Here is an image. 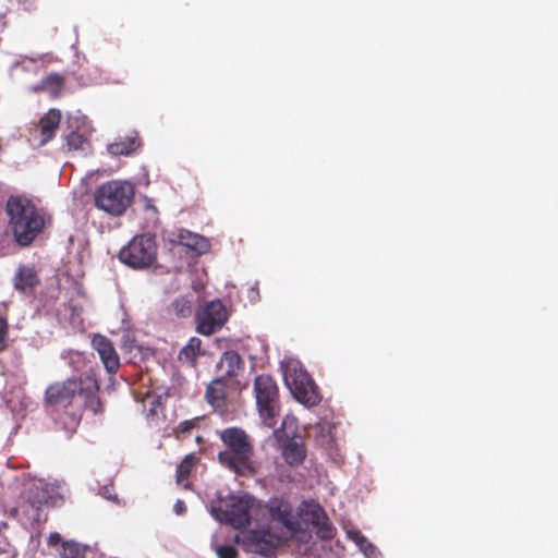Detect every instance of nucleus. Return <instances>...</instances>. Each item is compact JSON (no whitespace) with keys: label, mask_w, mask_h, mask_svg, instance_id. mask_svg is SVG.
I'll list each match as a JSON object with an SVG mask.
<instances>
[{"label":"nucleus","mask_w":558,"mask_h":558,"mask_svg":"<svg viewBox=\"0 0 558 558\" xmlns=\"http://www.w3.org/2000/svg\"><path fill=\"white\" fill-rule=\"evenodd\" d=\"M142 145L137 132L124 138H120L107 146L108 153L112 156H129L135 153Z\"/></svg>","instance_id":"obj_18"},{"label":"nucleus","mask_w":558,"mask_h":558,"mask_svg":"<svg viewBox=\"0 0 558 558\" xmlns=\"http://www.w3.org/2000/svg\"><path fill=\"white\" fill-rule=\"evenodd\" d=\"M93 348L98 352L105 368L109 374H116L120 367L119 355L112 342L105 336L97 335L93 338Z\"/></svg>","instance_id":"obj_12"},{"label":"nucleus","mask_w":558,"mask_h":558,"mask_svg":"<svg viewBox=\"0 0 558 558\" xmlns=\"http://www.w3.org/2000/svg\"><path fill=\"white\" fill-rule=\"evenodd\" d=\"M197 425V418L181 422L175 428L177 434L186 435Z\"/></svg>","instance_id":"obj_30"},{"label":"nucleus","mask_w":558,"mask_h":558,"mask_svg":"<svg viewBox=\"0 0 558 558\" xmlns=\"http://www.w3.org/2000/svg\"><path fill=\"white\" fill-rule=\"evenodd\" d=\"M215 550L218 558H238L239 556L236 548L232 545L217 546Z\"/></svg>","instance_id":"obj_29"},{"label":"nucleus","mask_w":558,"mask_h":558,"mask_svg":"<svg viewBox=\"0 0 558 558\" xmlns=\"http://www.w3.org/2000/svg\"><path fill=\"white\" fill-rule=\"evenodd\" d=\"M61 121V112L58 109H50L40 120V144H47L54 136Z\"/></svg>","instance_id":"obj_17"},{"label":"nucleus","mask_w":558,"mask_h":558,"mask_svg":"<svg viewBox=\"0 0 558 558\" xmlns=\"http://www.w3.org/2000/svg\"><path fill=\"white\" fill-rule=\"evenodd\" d=\"M207 402L220 413H223L227 408V381L225 378H216L210 381L206 389Z\"/></svg>","instance_id":"obj_14"},{"label":"nucleus","mask_w":558,"mask_h":558,"mask_svg":"<svg viewBox=\"0 0 558 558\" xmlns=\"http://www.w3.org/2000/svg\"><path fill=\"white\" fill-rule=\"evenodd\" d=\"M8 529L7 522L0 523V546H4V542H9L8 537L4 535L3 531Z\"/></svg>","instance_id":"obj_35"},{"label":"nucleus","mask_w":558,"mask_h":558,"mask_svg":"<svg viewBox=\"0 0 558 558\" xmlns=\"http://www.w3.org/2000/svg\"><path fill=\"white\" fill-rule=\"evenodd\" d=\"M86 142L87 138L78 132H71L66 136V145L71 150L84 149Z\"/></svg>","instance_id":"obj_26"},{"label":"nucleus","mask_w":558,"mask_h":558,"mask_svg":"<svg viewBox=\"0 0 558 558\" xmlns=\"http://www.w3.org/2000/svg\"><path fill=\"white\" fill-rule=\"evenodd\" d=\"M252 501L247 496H230L219 507H213L211 514L218 521L241 530L251 522Z\"/></svg>","instance_id":"obj_7"},{"label":"nucleus","mask_w":558,"mask_h":558,"mask_svg":"<svg viewBox=\"0 0 558 558\" xmlns=\"http://www.w3.org/2000/svg\"><path fill=\"white\" fill-rule=\"evenodd\" d=\"M173 311L181 317H187L192 313L191 304L184 298L177 299L172 302Z\"/></svg>","instance_id":"obj_27"},{"label":"nucleus","mask_w":558,"mask_h":558,"mask_svg":"<svg viewBox=\"0 0 558 558\" xmlns=\"http://www.w3.org/2000/svg\"><path fill=\"white\" fill-rule=\"evenodd\" d=\"M222 362H227L230 366V369L228 371L229 374L233 373V368L240 367L241 364V357L236 352L229 351L225 352L222 355Z\"/></svg>","instance_id":"obj_28"},{"label":"nucleus","mask_w":558,"mask_h":558,"mask_svg":"<svg viewBox=\"0 0 558 558\" xmlns=\"http://www.w3.org/2000/svg\"><path fill=\"white\" fill-rule=\"evenodd\" d=\"M318 510H324L320 506L316 505L311 511H310V515H311V521L312 523L314 524L316 522V520H319V513H318Z\"/></svg>","instance_id":"obj_36"},{"label":"nucleus","mask_w":558,"mask_h":558,"mask_svg":"<svg viewBox=\"0 0 558 558\" xmlns=\"http://www.w3.org/2000/svg\"><path fill=\"white\" fill-rule=\"evenodd\" d=\"M16 550L10 542H4V546H0V558H15Z\"/></svg>","instance_id":"obj_31"},{"label":"nucleus","mask_w":558,"mask_h":558,"mask_svg":"<svg viewBox=\"0 0 558 558\" xmlns=\"http://www.w3.org/2000/svg\"><path fill=\"white\" fill-rule=\"evenodd\" d=\"M356 543L360 545L361 549L367 555L368 553H373L375 547L372 543H369L363 535L357 533Z\"/></svg>","instance_id":"obj_32"},{"label":"nucleus","mask_w":558,"mask_h":558,"mask_svg":"<svg viewBox=\"0 0 558 558\" xmlns=\"http://www.w3.org/2000/svg\"><path fill=\"white\" fill-rule=\"evenodd\" d=\"M24 505L23 507H29L31 511L25 510V512L38 520L41 506L50 504L52 499V495L48 485L43 481H34L29 482L24 490Z\"/></svg>","instance_id":"obj_11"},{"label":"nucleus","mask_w":558,"mask_h":558,"mask_svg":"<svg viewBox=\"0 0 558 558\" xmlns=\"http://www.w3.org/2000/svg\"><path fill=\"white\" fill-rule=\"evenodd\" d=\"M177 238L180 245L186 246L199 255L207 253L210 248V243L205 236L189 230H180Z\"/></svg>","instance_id":"obj_19"},{"label":"nucleus","mask_w":558,"mask_h":558,"mask_svg":"<svg viewBox=\"0 0 558 558\" xmlns=\"http://www.w3.org/2000/svg\"><path fill=\"white\" fill-rule=\"evenodd\" d=\"M287 385L290 388L293 397L301 403L313 407L320 401L317 387L314 381L305 373L289 375Z\"/></svg>","instance_id":"obj_10"},{"label":"nucleus","mask_w":558,"mask_h":558,"mask_svg":"<svg viewBox=\"0 0 558 558\" xmlns=\"http://www.w3.org/2000/svg\"><path fill=\"white\" fill-rule=\"evenodd\" d=\"M20 2H26V0H20Z\"/></svg>","instance_id":"obj_38"},{"label":"nucleus","mask_w":558,"mask_h":558,"mask_svg":"<svg viewBox=\"0 0 558 558\" xmlns=\"http://www.w3.org/2000/svg\"><path fill=\"white\" fill-rule=\"evenodd\" d=\"M204 354L205 351L202 349V340L197 337H192L181 349L178 357L183 366L196 368L197 359Z\"/></svg>","instance_id":"obj_16"},{"label":"nucleus","mask_w":558,"mask_h":558,"mask_svg":"<svg viewBox=\"0 0 558 558\" xmlns=\"http://www.w3.org/2000/svg\"><path fill=\"white\" fill-rule=\"evenodd\" d=\"M64 85V77L58 73H50L40 81L38 90H44L52 96H58Z\"/></svg>","instance_id":"obj_23"},{"label":"nucleus","mask_w":558,"mask_h":558,"mask_svg":"<svg viewBox=\"0 0 558 558\" xmlns=\"http://www.w3.org/2000/svg\"><path fill=\"white\" fill-rule=\"evenodd\" d=\"M281 456L288 465L299 466L306 458V448L302 441L288 438L281 445Z\"/></svg>","instance_id":"obj_15"},{"label":"nucleus","mask_w":558,"mask_h":558,"mask_svg":"<svg viewBox=\"0 0 558 558\" xmlns=\"http://www.w3.org/2000/svg\"><path fill=\"white\" fill-rule=\"evenodd\" d=\"M318 434L315 436L316 442L323 447L326 450H331L335 447L336 439H335V427L329 424H319L316 427Z\"/></svg>","instance_id":"obj_22"},{"label":"nucleus","mask_w":558,"mask_h":558,"mask_svg":"<svg viewBox=\"0 0 558 558\" xmlns=\"http://www.w3.org/2000/svg\"><path fill=\"white\" fill-rule=\"evenodd\" d=\"M83 553L84 550L78 543L74 541H68L63 542L60 556L61 558H80Z\"/></svg>","instance_id":"obj_25"},{"label":"nucleus","mask_w":558,"mask_h":558,"mask_svg":"<svg viewBox=\"0 0 558 558\" xmlns=\"http://www.w3.org/2000/svg\"><path fill=\"white\" fill-rule=\"evenodd\" d=\"M319 520L313 524L317 529V535L323 539H331L335 535V527L324 510H318Z\"/></svg>","instance_id":"obj_24"},{"label":"nucleus","mask_w":558,"mask_h":558,"mask_svg":"<svg viewBox=\"0 0 558 558\" xmlns=\"http://www.w3.org/2000/svg\"><path fill=\"white\" fill-rule=\"evenodd\" d=\"M198 458L194 453L187 454L177 468L175 480L177 484L183 488H190L189 476L195 468Z\"/></svg>","instance_id":"obj_20"},{"label":"nucleus","mask_w":558,"mask_h":558,"mask_svg":"<svg viewBox=\"0 0 558 558\" xmlns=\"http://www.w3.org/2000/svg\"><path fill=\"white\" fill-rule=\"evenodd\" d=\"M54 538L59 539L60 538L59 534L51 535L50 539L53 541Z\"/></svg>","instance_id":"obj_37"},{"label":"nucleus","mask_w":558,"mask_h":558,"mask_svg":"<svg viewBox=\"0 0 558 558\" xmlns=\"http://www.w3.org/2000/svg\"><path fill=\"white\" fill-rule=\"evenodd\" d=\"M40 279L37 270L33 266L20 265L14 277L13 286L15 290L22 293H33L35 288L39 286Z\"/></svg>","instance_id":"obj_13"},{"label":"nucleus","mask_w":558,"mask_h":558,"mask_svg":"<svg viewBox=\"0 0 558 558\" xmlns=\"http://www.w3.org/2000/svg\"><path fill=\"white\" fill-rule=\"evenodd\" d=\"M7 331H8V324H7L5 319L0 317V349L3 347Z\"/></svg>","instance_id":"obj_33"},{"label":"nucleus","mask_w":558,"mask_h":558,"mask_svg":"<svg viewBox=\"0 0 558 558\" xmlns=\"http://www.w3.org/2000/svg\"><path fill=\"white\" fill-rule=\"evenodd\" d=\"M256 405L263 424L269 428L277 425L280 415L279 388L270 375H258L254 380Z\"/></svg>","instance_id":"obj_5"},{"label":"nucleus","mask_w":558,"mask_h":558,"mask_svg":"<svg viewBox=\"0 0 558 558\" xmlns=\"http://www.w3.org/2000/svg\"><path fill=\"white\" fill-rule=\"evenodd\" d=\"M133 198V185L119 180L102 183L94 194L95 206L114 217L124 214L131 206Z\"/></svg>","instance_id":"obj_4"},{"label":"nucleus","mask_w":558,"mask_h":558,"mask_svg":"<svg viewBox=\"0 0 558 558\" xmlns=\"http://www.w3.org/2000/svg\"><path fill=\"white\" fill-rule=\"evenodd\" d=\"M99 384L94 374H85L77 378H69L62 383L50 385L45 393L47 404L70 408L57 417L66 435L73 434L82 420V409L86 408L94 414L104 411L98 396Z\"/></svg>","instance_id":"obj_1"},{"label":"nucleus","mask_w":558,"mask_h":558,"mask_svg":"<svg viewBox=\"0 0 558 558\" xmlns=\"http://www.w3.org/2000/svg\"><path fill=\"white\" fill-rule=\"evenodd\" d=\"M121 263L133 269H146L157 258V245L150 234L134 236L128 245L123 246L118 255Z\"/></svg>","instance_id":"obj_6"},{"label":"nucleus","mask_w":558,"mask_h":558,"mask_svg":"<svg viewBox=\"0 0 558 558\" xmlns=\"http://www.w3.org/2000/svg\"><path fill=\"white\" fill-rule=\"evenodd\" d=\"M227 320V311L221 301L216 300L207 303L196 314L197 332L210 336L219 329Z\"/></svg>","instance_id":"obj_9"},{"label":"nucleus","mask_w":558,"mask_h":558,"mask_svg":"<svg viewBox=\"0 0 558 558\" xmlns=\"http://www.w3.org/2000/svg\"><path fill=\"white\" fill-rule=\"evenodd\" d=\"M272 519L279 521L287 527L292 525V510L287 502L274 501L269 508Z\"/></svg>","instance_id":"obj_21"},{"label":"nucleus","mask_w":558,"mask_h":558,"mask_svg":"<svg viewBox=\"0 0 558 558\" xmlns=\"http://www.w3.org/2000/svg\"><path fill=\"white\" fill-rule=\"evenodd\" d=\"M227 450L218 453V461L241 476H253L256 468L253 462L254 448L247 434L239 427H229L220 433Z\"/></svg>","instance_id":"obj_3"},{"label":"nucleus","mask_w":558,"mask_h":558,"mask_svg":"<svg viewBox=\"0 0 558 558\" xmlns=\"http://www.w3.org/2000/svg\"><path fill=\"white\" fill-rule=\"evenodd\" d=\"M235 543L247 553L270 556L276 545L272 535L267 530H245L235 535Z\"/></svg>","instance_id":"obj_8"},{"label":"nucleus","mask_w":558,"mask_h":558,"mask_svg":"<svg viewBox=\"0 0 558 558\" xmlns=\"http://www.w3.org/2000/svg\"><path fill=\"white\" fill-rule=\"evenodd\" d=\"M186 511V505L183 500H177L174 504V512L179 515L185 513Z\"/></svg>","instance_id":"obj_34"},{"label":"nucleus","mask_w":558,"mask_h":558,"mask_svg":"<svg viewBox=\"0 0 558 558\" xmlns=\"http://www.w3.org/2000/svg\"><path fill=\"white\" fill-rule=\"evenodd\" d=\"M9 229L22 247L29 246L45 228V218L27 198L10 197L5 205Z\"/></svg>","instance_id":"obj_2"}]
</instances>
